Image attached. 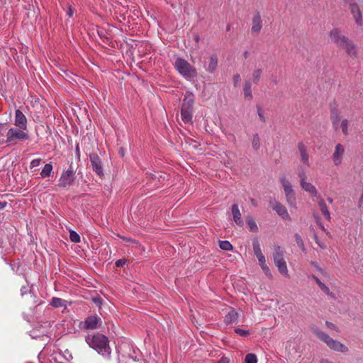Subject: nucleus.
<instances>
[{"mask_svg":"<svg viewBox=\"0 0 363 363\" xmlns=\"http://www.w3.org/2000/svg\"><path fill=\"white\" fill-rule=\"evenodd\" d=\"M330 119L332 121V123L333 128L335 130L339 128V122L340 120V113L337 108H333L330 112Z\"/></svg>","mask_w":363,"mask_h":363,"instance_id":"a211bd4d","label":"nucleus"},{"mask_svg":"<svg viewBox=\"0 0 363 363\" xmlns=\"http://www.w3.org/2000/svg\"><path fill=\"white\" fill-rule=\"evenodd\" d=\"M240 80V76L239 74H236L233 76L234 86H237Z\"/></svg>","mask_w":363,"mask_h":363,"instance_id":"a18cd8bd","label":"nucleus"},{"mask_svg":"<svg viewBox=\"0 0 363 363\" xmlns=\"http://www.w3.org/2000/svg\"><path fill=\"white\" fill-rule=\"evenodd\" d=\"M273 82H274L275 84H277V78H275V79L273 80Z\"/></svg>","mask_w":363,"mask_h":363,"instance_id":"bf43d9fd","label":"nucleus"},{"mask_svg":"<svg viewBox=\"0 0 363 363\" xmlns=\"http://www.w3.org/2000/svg\"><path fill=\"white\" fill-rule=\"evenodd\" d=\"M175 67L178 72L187 80H191L197 77V71L186 60L178 58L175 61Z\"/></svg>","mask_w":363,"mask_h":363,"instance_id":"7ed1b4c3","label":"nucleus"},{"mask_svg":"<svg viewBox=\"0 0 363 363\" xmlns=\"http://www.w3.org/2000/svg\"><path fill=\"white\" fill-rule=\"evenodd\" d=\"M196 41H198V40H199V37H198V36H196Z\"/></svg>","mask_w":363,"mask_h":363,"instance_id":"e2e57ef3","label":"nucleus"},{"mask_svg":"<svg viewBox=\"0 0 363 363\" xmlns=\"http://www.w3.org/2000/svg\"><path fill=\"white\" fill-rule=\"evenodd\" d=\"M247 224L250 228V230L252 232H257L258 227L254 220V219L251 216H247L246 218Z\"/></svg>","mask_w":363,"mask_h":363,"instance_id":"bb28decb","label":"nucleus"},{"mask_svg":"<svg viewBox=\"0 0 363 363\" xmlns=\"http://www.w3.org/2000/svg\"><path fill=\"white\" fill-rule=\"evenodd\" d=\"M27 118L26 116L18 109L15 111L14 125L17 128L27 129Z\"/></svg>","mask_w":363,"mask_h":363,"instance_id":"9b49d317","label":"nucleus"},{"mask_svg":"<svg viewBox=\"0 0 363 363\" xmlns=\"http://www.w3.org/2000/svg\"><path fill=\"white\" fill-rule=\"evenodd\" d=\"M274 262L277 267L278 268L279 272L284 275H288V269L286 266V262L284 260V251L281 249V247L279 245L274 247V251L272 255Z\"/></svg>","mask_w":363,"mask_h":363,"instance_id":"0eeeda50","label":"nucleus"},{"mask_svg":"<svg viewBox=\"0 0 363 363\" xmlns=\"http://www.w3.org/2000/svg\"><path fill=\"white\" fill-rule=\"evenodd\" d=\"M344 154V147L341 144L335 146V152L333 155V160L335 165L338 166L342 162V158Z\"/></svg>","mask_w":363,"mask_h":363,"instance_id":"2eb2a0df","label":"nucleus"},{"mask_svg":"<svg viewBox=\"0 0 363 363\" xmlns=\"http://www.w3.org/2000/svg\"><path fill=\"white\" fill-rule=\"evenodd\" d=\"M238 318V313L234 309H231L225 315L224 322L228 325L236 322Z\"/></svg>","mask_w":363,"mask_h":363,"instance_id":"6ab92c4d","label":"nucleus"},{"mask_svg":"<svg viewBox=\"0 0 363 363\" xmlns=\"http://www.w3.org/2000/svg\"><path fill=\"white\" fill-rule=\"evenodd\" d=\"M243 91L245 99L248 100L252 99V94L251 90V83L250 81H245L243 84Z\"/></svg>","mask_w":363,"mask_h":363,"instance_id":"b1692460","label":"nucleus"},{"mask_svg":"<svg viewBox=\"0 0 363 363\" xmlns=\"http://www.w3.org/2000/svg\"><path fill=\"white\" fill-rule=\"evenodd\" d=\"M40 159H35L33 160L30 162V168H34L35 167H38L40 164Z\"/></svg>","mask_w":363,"mask_h":363,"instance_id":"37998d69","label":"nucleus"},{"mask_svg":"<svg viewBox=\"0 0 363 363\" xmlns=\"http://www.w3.org/2000/svg\"><path fill=\"white\" fill-rule=\"evenodd\" d=\"M315 335L322 341H323L331 350L345 353L348 351L347 347L342 344L340 342L333 340L328 334L324 332L315 329Z\"/></svg>","mask_w":363,"mask_h":363,"instance_id":"20e7f679","label":"nucleus"},{"mask_svg":"<svg viewBox=\"0 0 363 363\" xmlns=\"http://www.w3.org/2000/svg\"><path fill=\"white\" fill-rule=\"evenodd\" d=\"M294 237L297 245L301 249L303 252H305L306 249L304 247V242L301 238V236L299 234L296 233Z\"/></svg>","mask_w":363,"mask_h":363,"instance_id":"7c9ffc66","label":"nucleus"},{"mask_svg":"<svg viewBox=\"0 0 363 363\" xmlns=\"http://www.w3.org/2000/svg\"><path fill=\"white\" fill-rule=\"evenodd\" d=\"M86 342L101 355L106 357L110 356L111 350L108 345V340L105 335L102 334L88 335L86 337Z\"/></svg>","mask_w":363,"mask_h":363,"instance_id":"f257e3e1","label":"nucleus"},{"mask_svg":"<svg viewBox=\"0 0 363 363\" xmlns=\"http://www.w3.org/2000/svg\"><path fill=\"white\" fill-rule=\"evenodd\" d=\"M231 211L234 222L239 226H242L244 222L242 219L241 213L239 210L238 204H233L231 206Z\"/></svg>","mask_w":363,"mask_h":363,"instance_id":"dca6fc26","label":"nucleus"},{"mask_svg":"<svg viewBox=\"0 0 363 363\" xmlns=\"http://www.w3.org/2000/svg\"><path fill=\"white\" fill-rule=\"evenodd\" d=\"M298 177L300 178V183L306 181V175L303 169L298 171Z\"/></svg>","mask_w":363,"mask_h":363,"instance_id":"ea45409f","label":"nucleus"},{"mask_svg":"<svg viewBox=\"0 0 363 363\" xmlns=\"http://www.w3.org/2000/svg\"><path fill=\"white\" fill-rule=\"evenodd\" d=\"M318 205L320 206V209L323 215L325 216V218L328 220H330V212L328 211V208L327 207V205H326L325 202L324 201V200L323 199H320L318 201Z\"/></svg>","mask_w":363,"mask_h":363,"instance_id":"5701e85b","label":"nucleus"},{"mask_svg":"<svg viewBox=\"0 0 363 363\" xmlns=\"http://www.w3.org/2000/svg\"><path fill=\"white\" fill-rule=\"evenodd\" d=\"M100 320L96 315H91L86 318L83 323V328L86 330H94L98 327Z\"/></svg>","mask_w":363,"mask_h":363,"instance_id":"f8f14e48","label":"nucleus"},{"mask_svg":"<svg viewBox=\"0 0 363 363\" xmlns=\"http://www.w3.org/2000/svg\"><path fill=\"white\" fill-rule=\"evenodd\" d=\"M4 134V124L0 123V135Z\"/></svg>","mask_w":363,"mask_h":363,"instance_id":"603ef678","label":"nucleus"},{"mask_svg":"<svg viewBox=\"0 0 363 363\" xmlns=\"http://www.w3.org/2000/svg\"><path fill=\"white\" fill-rule=\"evenodd\" d=\"M257 259H258V262H259V266L260 265H263L264 264H266V260H265V257L263 255V254H261L259 255H257L256 256Z\"/></svg>","mask_w":363,"mask_h":363,"instance_id":"79ce46f5","label":"nucleus"},{"mask_svg":"<svg viewBox=\"0 0 363 363\" xmlns=\"http://www.w3.org/2000/svg\"><path fill=\"white\" fill-rule=\"evenodd\" d=\"M230 29V25H228L227 28H226V30L227 31H229Z\"/></svg>","mask_w":363,"mask_h":363,"instance_id":"13d9d810","label":"nucleus"},{"mask_svg":"<svg viewBox=\"0 0 363 363\" xmlns=\"http://www.w3.org/2000/svg\"><path fill=\"white\" fill-rule=\"evenodd\" d=\"M262 269L264 272V274L269 278H272V275L271 274L270 269L267 264H264L263 265H260Z\"/></svg>","mask_w":363,"mask_h":363,"instance_id":"4c0bfd02","label":"nucleus"},{"mask_svg":"<svg viewBox=\"0 0 363 363\" xmlns=\"http://www.w3.org/2000/svg\"><path fill=\"white\" fill-rule=\"evenodd\" d=\"M315 241L316 242V244L322 249H325L326 248V245L324 242H320L318 237L317 236H315Z\"/></svg>","mask_w":363,"mask_h":363,"instance_id":"49530a36","label":"nucleus"},{"mask_svg":"<svg viewBox=\"0 0 363 363\" xmlns=\"http://www.w3.org/2000/svg\"><path fill=\"white\" fill-rule=\"evenodd\" d=\"M219 247L223 250H231L233 249V245L230 244L229 241L223 240L220 241Z\"/></svg>","mask_w":363,"mask_h":363,"instance_id":"2f4dec72","label":"nucleus"},{"mask_svg":"<svg viewBox=\"0 0 363 363\" xmlns=\"http://www.w3.org/2000/svg\"><path fill=\"white\" fill-rule=\"evenodd\" d=\"M325 325H326V326L328 328L334 330H336V331H338L337 327L335 324H333V323L329 322V321H326L325 322Z\"/></svg>","mask_w":363,"mask_h":363,"instance_id":"c03bdc74","label":"nucleus"},{"mask_svg":"<svg viewBox=\"0 0 363 363\" xmlns=\"http://www.w3.org/2000/svg\"><path fill=\"white\" fill-rule=\"evenodd\" d=\"M328 201L330 203H333V199L331 198H330V197L328 198Z\"/></svg>","mask_w":363,"mask_h":363,"instance_id":"4d7b16f0","label":"nucleus"},{"mask_svg":"<svg viewBox=\"0 0 363 363\" xmlns=\"http://www.w3.org/2000/svg\"><path fill=\"white\" fill-rule=\"evenodd\" d=\"M344 2L349 5V7L351 6V4H355L356 3L354 2V0H344Z\"/></svg>","mask_w":363,"mask_h":363,"instance_id":"8fccbe9b","label":"nucleus"},{"mask_svg":"<svg viewBox=\"0 0 363 363\" xmlns=\"http://www.w3.org/2000/svg\"><path fill=\"white\" fill-rule=\"evenodd\" d=\"M332 41L340 48L345 50L346 52L352 56H357V50L354 43L345 35H342L340 30L333 28L330 32Z\"/></svg>","mask_w":363,"mask_h":363,"instance_id":"f03ea898","label":"nucleus"},{"mask_svg":"<svg viewBox=\"0 0 363 363\" xmlns=\"http://www.w3.org/2000/svg\"><path fill=\"white\" fill-rule=\"evenodd\" d=\"M341 128L342 130V133L345 135H347V127H348V121L347 119H344L341 123Z\"/></svg>","mask_w":363,"mask_h":363,"instance_id":"58836bf2","label":"nucleus"},{"mask_svg":"<svg viewBox=\"0 0 363 363\" xmlns=\"http://www.w3.org/2000/svg\"><path fill=\"white\" fill-rule=\"evenodd\" d=\"M252 247H253V251H254V254L255 255V256L262 254V250L260 247V245H259V242L257 238H255L253 240Z\"/></svg>","mask_w":363,"mask_h":363,"instance_id":"c85d7f7f","label":"nucleus"},{"mask_svg":"<svg viewBox=\"0 0 363 363\" xmlns=\"http://www.w3.org/2000/svg\"><path fill=\"white\" fill-rule=\"evenodd\" d=\"M251 31L252 33H259L262 28V21L259 12H257L252 18Z\"/></svg>","mask_w":363,"mask_h":363,"instance_id":"ddd939ff","label":"nucleus"},{"mask_svg":"<svg viewBox=\"0 0 363 363\" xmlns=\"http://www.w3.org/2000/svg\"><path fill=\"white\" fill-rule=\"evenodd\" d=\"M250 202H251L252 205H253L254 206H257V201L254 199H252V198L250 199Z\"/></svg>","mask_w":363,"mask_h":363,"instance_id":"864d4df0","label":"nucleus"},{"mask_svg":"<svg viewBox=\"0 0 363 363\" xmlns=\"http://www.w3.org/2000/svg\"><path fill=\"white\" fill-rule=\"evenodd\" d=\"M286 197L288 203L291 206H294L296 205V196H295L294 192L292 194H286Z\"/></svg>","mask_w":363,"mask_h":363,"instance_id":"c9c22d12","label":"nucleus"},{"mask_svg":"<svg viewBox=\"0 0 363 363\" xmlns=\"http://www.w3.org/2000/svg\"><path fill=\"white\" fill-rule=\"evenodd\" d=\"M194 103L192 94L186 95L183 99L181 108V116L182 121L187 123L192 121L193 106Z\"/></svg>","mask_w":363,"mask_h":363,"instance_id":"39448f33","label":"nucleus"},{"mask_svg":"<svg viewBox=\"0 0 363 363\" xmlns=\"http://www.w3.org/2000/svg\"><path fill=\"white\" fill-rule=\"evenodd\" d=\"M125 263L124 259H118L116 262V265L118 267H122Z\"/></svg>","mask_w":363,"mask_h":363,"instance_id":"09e8293b","label":"nucleus"},{"mask_svg":"<svg viewBox=\"0 0 363 363\" xmlns=\"http://www.w3.org/2000/svg\"><path fill=\"white\" fill-rule=\"evenodd\" d=\"M66 301L60 298H52L50 304L55 308L65 307L66 308Z\"/></svg>","mask_w":363,"mask_h":363,"instance_id":"a878e982","label":"nucleus"},{"mask_svg":"<svg viewBox=\"0 0 363 363\" xmlns=\"http://www.w3.org/2000/svg\"><path fill=\"white\" fill-rule=\"evenodd\" d=\"M69 238L73 242L78 243L80 242L79 235L74 230L69 231Z\"/></svg>","mask_w":363,"mask_h":363,"instance_id":"f704fd0d","label":"nucleus"},{"mask_svg":"<svg viewBox=\"0 0 363 363\" xmlns=\"http://www.w3.org/2000/svg\"><path fill=\"white\" fill-rule=\"evenodd\" d=\"M235 333L240 336H242V337H247V335H249L250 334L249 330H242L240 328L235 329Z\"/></svg>","mask_w":363,"mask_h":363,"instance_id":"e433bc0d","label":"nucleus"},{"mask_svg":"<svg viewBox=\"0 0 363 363\" xmlns=\"http://www.w3.org/2000/svg\"><path fill=\"white\" fill-rule=\"evenodd\" d=\"M313 279H315L316 284L319 286V287L326 294L331 296L332 297H334L335 295L333 293H331L330 291L329 288L315 276H313Z\"/></svg>","mask_w":363,"mask_h":363,"instance_id":"393cba45","label":"nucleus"},{"mask_svg":"<svg viewBox=\"0 0 363 363\" xmlns=\"http://www.w3.org/2000/svg\"><path fill=\"white\" fill-rule=\"evenodd\" d=\"M350 12L353 16L354 19L355 20L356 23L361 26H362V16L360 9L357 4H351L350 6Z\"/></svg>","mask_w":363,"mask_h":363,"instance_id":"4468645a","label":"nucleus"},{"mask_svg":"<svg viewBox=\"0 0 363 363\" xmlns=\"http://www.w3.org/2000/svg\"><path fill=\"white\" fill-rule=\"evenodd\" d=\"M75 179V174L72 169H67L63 172L59 179L58 186L65 188L70 186Z\"/></svg>","mask_w":363,"mask_h":363,"instance_id":"6e6552de","label":"nucleus"},{"mask_svg":"<svg viewBox=\"0 0 363 363\" xmlns=\"http://www.w3.org/2000/svg\"><path fill=\"white\" fill-rule=\"evenodd\" d=\"M6 206V202L0 201V209H3Z\"/></svg>","mask_w":363,"mask_h":363,"instance_id":"5fc2aeb1","label":"nucleus"},{"mask_svg":"<svg viewBox=\"0 0 363 363\" xmlns=\"http://www.w3.org/2000/svg\"><path fill=\"white\" fill-rule=\"evenodd\" d=\"M257 359L255 354L249 353L245 357V363H257Z\"/></svg>","mask_w":363,"mask_h":363,"instance_id":"473e14b6","label":"nucleus"},{"mask_svg":"<svg viewBox=\"0 0 363 363\" xmlns=\"http://www.w3.org/2000/svg\"><path fill=\"white\" fill-rule=\"evenodd\" d=\"M252 145L253 149L255 150H257L259 148L260 143L258 134L256 133L253 135Z\"/></svg>","mask_w":363,"mask_h":363,"instance_id":"72a5a7b5","label":"nucleus"},{"mask_svg":"<svg viewBox=\"0 0 363 363\" xmlns=\"http://www.w3.org/2000/svg\"><path fill=\"white\" fill-rule=\"evenodd\" d=\"M280 182L282 184L285 195L294 192L291 183L286 179V177H281L280 179Z\"/></svg>","mask_w":363,"mask_h":363,"instance_id":"412c9836","label":"nucleus"},{"mask_svg":"<svg viewBox=\"0 0 363 363\" xmlns=\"http://www.w3.org/2000/svg\"><path fill=\"white\" fill-rule=\"evenodd\" d=\"M52 171V166L51 164H46L40 172V176L43 178L49 177Z\"/></svg>","mask_w":363,"mask_h":363,"instance_id":"cd10ccee","label":"nucleus"},{"mask_svg":"<svg viewBox=\"0 0 363 363\" xmlns=\"http://www.w3.org/2000/svg\"><path fill=\"white\" fill-rule=\"evenodd\" d=\"M74 11L72 9V6L69 4H67V15L69 17H72L73 16Z\"/></svg>","mask_w":363,"mask_h":363,"instance_id":"de8ad7c7","label":"nucleus"},{"mask_svg":"<svg viewBox=\"0 0 363 363\" xmlns=\"http://www.w3.org/2000/svg\"><path fill=\"white\" fill-rule=\"evenodd\" d=\"M257 113H258V116H259V119L262 121V122H265V117L262 111V108L260 106H257Z\"/></svg>","mask_w":363,"mask_h":363,"instance_id":"a19ab883","label":"nucleus"},{"mask_svg":"<svg viewBox=\"0 0 363 363\" xmlns=\"http://www.w3.org/2000/svg\"><path fill=\"white\" fill-rule=\"evenodd\" d=\"M167 327H169V328L170 327V325L169 324L168 322H167Z\"/></svg>","mask_w":363,"mask_h":363,"instance_id":"680f3d73","label":"nucleus"},{"mask_svg":"<svg viewBox=\"0 0 363 363\" xmlns=\"http://www.w3.org/2000/svg\"><path fill=\"white\" fill-rule=\"evenodd\" d=\"M298 150L301 155V160L303 163L309 166V156L307 153V148L303 143L300 142L298 144Z\"/></svg>","mask_w":363,"mask_h":363,"instance_id":"f3484780","label":"nucleus"},{"mask_svg":"<svg viewBox=\"0 0 363 363\" xmlns=\"http://www.w3.org/2000/svg\"><path fill=\"white\" fill-rule=\"evenodd\" d=\"M271 207L274 210L277 214L281 216L284 220H291V218L287 212L286 207L282 205L281 203L274 201L273 202H270Z\"/></svg>","mask_w":363,"mask_h":363,"instance_id":"9d476101","label":"nucleus"},{"mask_svg":"<svg viewBox=\"0 0 363 363\" xmlns=\"http://www.w3.org/2000/svg\"><path fill=\"white\" fill-rule=\"evenodd\" d=\"M321 229L324 231L325 230V228L323 225L321 226Z\"/></svg>","mask_w":363,"mask_h":363,"instance_id":"052dcab7","label":"nucleus"},{"mask_svg":"<svg viewBox=\"0 0 363 363\" xmlns=\"http://www.w3.org/2000/svg\"><path fill=\"white\" fill-rule=\"evenodd\" d=\"M262 71L261 69H256L252 72V81L255 84H257L260 80Z\"/></svg>","mask_w":363,"mask_h":363,"instance_id":"c756f323","label":"nucleus"},{"mask_svg":"<svg viewBox=\"0 0 363 363\" xmlns=\"http://www.w3.org/2000/svg\"><path fill=\"white\" fill-rule=\"evenodd\" d=\"M243 56L245 59H247L249 56V52L248 51H245L244 53H243Z\"/></svg>","mask_w":363,"mask_h":363,"instance_id":"6e6d98bb","label":"nucleus"},{"mask_svg":"<svg viewBox=\"0 0 363 363\" xmlns=\"http://www.w3.org/2000/svg\"><path fill=\"white\" fill-rule=\"evenodd\" d=\"M27 291H28V288L27 287H26V286L22 287L21 289V294L23 295V294H26Z\"/></svg>","mask_w":363,"mask_h":363,"instance_id":"3c124183","label":"nucleus"},{"mask_svg":"<svg viewBox=\"0 0 363 363\" xmlns=\"http://www.w3.org/2000/svg\"><path fill=\"white\" fill-rule=\"evenodd\" d=\"M218 65V57L216 55H212L210 57V61L206 70L208 72H213Z\"/></svg>","mask_w":363,"mask_h":363,"instance_id":"4be33fe9","label":"nucleus"},{"mask_svg":"<svg viewBox=\"0 0 363 363\" xmlns=\"http://www.w3.org/2000/svg\"><path fill=\"white\" fill-rule=\"evenodd\" d=\"M90 162L93 170L99 176H104L102 162L96 154H91L89 155Z\"/></svg>","mask_w":363,"mask_h":363,"instance_id":"1a4fd4ad","label":"nucleus"},{"mask_svg":"<svg viewBox=\"0 0 363 363\" xmlns=\"http://www.w3.org/2000/svg\"><path fill=\"white\" fill-rule=\"evenodd\" d=\"M26 130L21 128H11L6 133V143L9 145H16L19 140H28L29 136Z\"/></svg>","mask_w":363,"mask_h":363,"instance_id":"423d86ee","label":"nucleus"},{"mask_svg":"<svg viewBox=\"0 0 363 363\" xmlns=\"http://www.w3.org/2000/svg\"><path fill=\"white\" fill-rule=\"evenodd\" d=\"M300 184L304 191L309 192L310 194H311L313 196L317 195V194H318L317 189L312 184L307 182L306 181H304L303 182H301Z\"/></svg>","mask_w":363,"mask_h":363,"instance_id":"aec40b11","label":"nucleus"}]
</instances>
